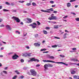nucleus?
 <instances>
[{
    "mask_svg": "<svg viewBox=\"0 0 79 79\" xmlns=\"http://www.w3.org/2000/svg\"><path fill=\"white\" fill-rule=\"evenodd\" d=\"M51 17L48 18L49 20H56L58 19V18L56 16H54V14H52L51 15Z\"/></svg>",
    "mask_w": 79,
    "mask_h": 79,
    "instance_id": "1",
    "label": "nucleus"
},
{
    "mask_svg": "<svg viewBox=\"0 0 79 79\" xmlns=\"http://www.w3.org/2000/svg\"><path fill=\"white\" fill-rule=\"evenodd\" d=\"M41 11L42 12H44V13H51V11H53V8H51L50 9H47L46 10H41Z\"/></svg>",
    "mask_w": 79,
    "mask_h": 79,
    "instance_id": "2",
    "label": "nucleus"
},
{
    "mask_svg": "<svg viewBox=\"0 0 79 79\" xmlns=\"http://www.w3.org/2000/svg\"><path fill=\"white\" fill-rule=\"evenodd\" d=\"M30 72L31 73V75L33 76H35L37 75V73L34 69H31L30 70Z\"/></svg>",
    "mask_w": 79,
    "mask_h": 79,
    "instance_id": "3",
    "label": "nucleus"
},
{
    "mask_svg": "<svg viewBox=\"0 0 79 79\" xmlns=\"http://www.w3.org/2000/svg\"><path fill=\"white\" fill-rule=\"evenodd\" d=\"M48 67H53V65L52 64H46L44 65V69H48Z\"/></svg>",
    "mask_w": 79,
    "mask_h": 79,
    "instance_id": "4",
    "label": "nucleus"
},
{
    "mask_svg": "<svg viewBox=\"0 0 79 79\" xmlns=\"http://www.w3.org/2000/svg\"><path fill=\"white\" fill-rule=\"evenodd\" d=\"M12 19H14L15 21H16L17 23H19L20 21V20L19 19V18L15 16H13L12 17Z\"/></svg>",
    "mask_w": 79,
    "mask_h": 79,
    "instance_id": "5",
    "label": "nucleus"
},
{
    "mask_svg": "<svg viewBox=\"0 0 79 79\" xmlns=\"http://www.w3.org/2000/svg\"><path fill=\"white\" fill-rule=\"evenodd\" d=\"M31 62H32V61H37V62H39V60L35 59L34 58H31Z\"/></svg>",
    "mask_w": 79,
    "mask_h": 79,
    "instance_id": "6",
    "label": "nucleus"
},
{
    "mask_svg": "<svg viewBox=\"0 0 79 79\" xmlns=\"http://www.w3.org/2000/svg\"><path fill=\"white\" fill-rule=\"evenodd\" d=\"M34 45L36 47H39V46H40V43L38 42L37 43H34Z\"/></svg>",
    "mask_w": 79,
    "mask_h": 79,
    "instance_id": "7",
    "label": "nucleus"
},
{
    "mask_svg": "<svg viewBox=\"0 0 79 79\" xmlns=\"http://www.w3.org/2000/svg\"><path fill=\"white\" fill-rule=\"evenodd\" d=\"M43 62H44V63H46L47 62H50V63H55V62H54L52 60H43Z\"/></svg>",
    "mask_w": 79,
    "mask_h": 79,
    "instance_id": "8",
    "label": "nucleus"
},
{
    "mask_svg": "<svg viewBox=\"0 0 79 79\" xmlns=\"http://www.w3.org/2000/svg\"><path fill=\"white\" fill-rule=\"evenodd\" d=\"M18 56L15 54L13 56L12 59L13 60H15V59H17V58H18Z\"/></svg>",
    "mask_w": 79,
    "mask_h": 79,
    "instance_id": "9",
    "label": "nucleus"
},
{
    "mask_svg": "<svg viewBox=\"0 0 79 79\" xmlns=\"http://www.w3.org/2000/svg\"><path fill=\"white\" fill-rule=\"evenodd\" d=\"M55 63H61L63 64H64V65H66V66H68V64H66V63H65L64 62H55Z\"/></svg>",
    "mask_w": 79,
    "mask_h": 79,
    "instance_id": "10",
    "label": "nucleus"
},
{
    "mask_svg": "<svg viewBox=\"0 0 79 79\" xmlns=\"http://www.w3.org/2000/svg\"><path fill=\"white\" fill-rule=\"evenodd\" d=\"M73 77L74 79H79V76L76 75H74L73 76Z\"/></svg>",
    "mask_w": 79,
    "mask_h": 79,
    "instance_id": "11",
    "label": "nucleus"
},
{
    "mask_svg": "<svg viewBox=\"0 0 79 79\" xmlns=\"http://www.w3.org/2000/svg\"><path fill=\"white\" fill-rule=\"evenodd\" d=\"M6 27H7V29L9 30V31H11V28H10V25H6Z\"/></svg>",
    "mask_w": 79,
    "mask_h": 79,
    "instance_id": "12",
    "label": "nucleus"
},
{
    "mask_svg": "<svg viewBox=\"0 0 79 79\" xmlns=\"http://www.w3.org/2000/svg\"><path fill=\"white\" fill-rule=\"evenodd\" d=\"M48 57L49 58H51V59H54L55 58V57H54V56H51L48 55Z\"/></svg>",
    "mask_w": 79,
    "mask_h": 79,
    "instance_id": "13",
    "label": "nucleus"
},
{
    "mask_svg": "<svg viewBox=\"0 0 79 79\" xmlns=\"http://www.w3.org/2000/svg\"><path fill=\"white\" fill-rule=\"evenodd\" d=\"M66 35H67V33H65L63 35V38L66 39V38H67Z\"/></svg>",
    "mask_w": 79,
    "mask_h": 79,
    "instance_id": "14",
    "label": "nucleus"
},
{
    "mask_svg": "<svg viewBox=\"0 0 79 79\" xmlns=\"http://www.w3.org/2000/svg\"><path fill=\"white\" fill-rule=\"evenodd\" d=\"M33 25H35V26H37V23H33L32 24L29 25V26H31L32 27Z\"/></svg>",
    "mask_w": 79,
    "mask_h": 79,
    "instance_id": "15",
    "label": "nucleus"
},
{
    "mask_svg": "<svg viewBox=\"0 0 79 79\" xmlns=\"http://www.w3.org/2000/svg\"><path fill=\"white\" fill-rule=\"evenodd\" d=\"M27 21H28L29 23H32V20H31V19L27 18Z\"/></svg>",
    "mask_w": 79,
    "mask_h": 79,
    "instance_id": "16",
    "label": "nucleus"
},
{
    "mask_svg": "<svg viewBox=\"0 0 79 79\" xmlns=\"http://www.w3.org/2000/svg\"><path fill=\"white\" fill-rule=\"evenodd\" d=\"M67 6L68 7H70L71 6V3L69 2L68 3Z\"/></svg>",
    "mask_w": 79,
    "mask_h": 79,
    "instance_id": "17",
    "label": "nucleus"
},
{
    "mask_svg": "<svg viewBox=\"0 0 79 79\" xmlns=\"http://www.w3.org/2000/svg\"><path fill=\"white\" fill-rule=\"evenodd\" d=\"M54 29H58V25H56L54 26Z\"/></svg>",
    "mask_w": 79,
    "mask_h": 79,
    "instance_id": "18",
    "label": "nucleus"
},
{
    "mask_svg": "<svg viewBox=\"0 0 79 79\" xmlns=\"http://www.w3.org/2000/svg\"><path fill=\"white\" fill-rule=\"evenodd\" d=\"M43 32L44 34H47V31L45 30H43Z\"/></svg>",
    "mask_w": 79,
    "mask_h": 79,
    "instance_id": "19",
    "label": "nucleus"
},
{
    "mask_svg": "<svg viewBox=\"0 0 79 79\" xmlns=\"http://www.w3.org/2000/svg\"><path fill=\"white\" fill-rule=\"evenodd\" d=\"M75 73H76V71L74 70H72L71 72V74H74Z\"/></svg>",
    "mask_w": 79,
    "mask_h": 79,
    "instance_id": "20",
    "label": "nucleus"
},
{
    "mask_svg": "<svg viewBox=\"0 0 79 79\" xmlns=\"http://www.w3.org/2000/svg\"><path fill=\"white\" fill-rule=\"evenodd\" d=\"M72 61H78V60L77 59H72Z\"/></svg>",
    "mask_w": 79,
    "mask_h": 79,
    "instance_id": "21",
    "label": "nucleus"
},
{
    "mask_svg": "<svg viewBox=\"0 0 79 79\" xmlns=\"http://www.w3.org/2000/svg\"><path fill=\"white\" fill-rule=\"evenodd\" d=\"M23 56H25V57L26 56H27V53H24L23 55Z\"/></svg>",
    "mask_w": 79,
    "mask_h": 79,
    "instance_id": "22",
    "label": "nucleus"
},
{
    "mask_svg": "<svg viewBox=\"0 0 79 79\" xmlns=\"http://www.w3.org/2000/svg\"><path fill=\"white\" fill-rule=\"evenodd\" d=\"M32 5H33L34 6H37V4H36V3H35V2H33L32 3Z\"/></svg>",
    "mask_w": 79,
    "mask_h": 79,
    "instance_id": "23",
    "label": "nucleus"
},
{
    "mask_svg": "<svg viewBox=\"0 0 79 79\" xmlns=\"http://www.w3.org/2000/svg\"><path fill=\"white\" fill-rule=\"evenodd\" d=\"M46 50H47V49H46V48H44V49H41L40 51L43 52V51H46Z\"/></svg>",
    "mask_w": 79,
    "mask_h": 79,
    "instance_id": "24",
    "label": "nucleus"
},
{
    "mask_svg": "<svg viewBox=\"0 0 79 79\" xmlns=\"http://www.w3.org/2000/svg\"><path fill=\"white\" fill-rule=\"evenodd\" d=\"M36 23H37L38 25V26H40V22H39L37 21H36Z\"/></svg>",
    "mask_w": 79,
    "mask_h": 79,
    "instance_id": "25",
    "label": "nucleus"
},
{
    "mask_svg": "<svg viewBox=\"0 0 79 79\" xmlns=\"http://www.w3.org/2000/svg\"><path fill=\"white\" fill-rule=\"evenodd\" d=\"M52 48H56V47H57V45H55L52 46Z\"/></svg>",
    "mask_w": 79,
    "mask_h": 79,
    "instance_id": "26",
    "label": "nucleus"
},
{
    "mask_svg": "<svg viewBox=\"0 0 79 79\" xmlns=\"http://www.w3.org/2000/svg\"><path fill=\"white\" fill-rule=\"evenodd\" d=\"M31 53H27V56H31Z\"/></svg>",
    "mask_w": 79,
    "mask_h": 79,
    "instance_id": "27",
    "label": "nucleus"
},
{
    "mask_svg": "<svg viewBox=\"0 0 79 79\" xmlns=\"http://www.w3.org/2000/svg\"><path fill=\"white\" fill-rule=\"evenodd\" d=\"M15 73H16L17 74H19V72H18V70H16L15 71Z\"/></svg>",
    "mask_w": 79,
    "mask_h": 79,
    "instance_id": "28",
    "label": "nucleus"
},
{
    "mask_svg": "<svg viewBox=\"0 0 79 79\" xmlns=\"http://www.w3.org/2000/svg\"><path fill=\"white\" fill-rule=\"evenodd\" d=\"M60 57H61L62 58H64V57H65V56H64L63 55H60Z\"/></svg>",
    "mask_w": 79,
    "mask_h": 79,
    "instance_id": "29",
    "label": "nucleus"
},
{
    "mask_svg": "<svg viewBox=\"0 0 79 79\" xmlns=\"http://www.w3.org/2000/svg\"><path fill=\"white\" fill-rule=\"evenodd\" d=\"M32 27L33 29H34L35 28V27H36V26H34V25H33Z\"/></svg>",
    "mask_w": 79,
    "mask_h": 79,
    "instance_id": "30",
    "label": "nucleus"
},
{
    "mask_svg": "<svg viewBox=\"0 0 79 79\" xmlns=\"http://www.w3.org/2000/svg\"><path fill=\"white\" fill-rule=\"evenodd\" d=\"M38 36H39V35L37 34H35V37H38Z\"/></svg>",
    "mask_w": 79,
    "mask_h": 79,
    "instance_id": "31",
    "label": "nucleus"
},
{
    "mask_svg": "<svg viewBox=\"0 0 79 79\" xmlns=\"http://www.w3.org/2000/svg\"><path fill=\"white\" fill-rule=\"evenodd\" d=\"M31 5V3H28L26 4V5L27 6H30Z\"/></svg>",
    "mask_w": 79,
    "mask_h": 79,
    "instance_id": "32",
    "label": "nucleus"
},
{
    "mask_svg": "<svg viewBox=\"0 0 79 79\" xmlns=\"http://www.w3.org/2000/svg\"><path fill=\"white\" fill-rule=\"evenodd\" d=\"M6 5H10V3H9V2H6Z\"/></svg>",
    "mask_w": 79,
    "mask_h": 79,
    "instance_id": "33",
    "label": "nucleus"
},
{
    "mask_svg": "<svg viewBox=\"0 0 79 79\" xmlns=\"http://www.w3.org/2000/svg\"><path fill=\"white\" fill-rule=\"evenodd\" d=\"M16 77H17V76H15L13 77L12 79H15Z\"/></svg>",
    "mask_w": 79,
    "mask_h": 79,
    "instance_id": "34",
    "label": "nucleus"
},
{
    "mask_svg": "<svg viewBox=\"0 0 79 79\" xmlns=\"http://www.w3.org/2000/svg\"><path fill=\"white\" fill-rule=\"evenodd\" d=\"M20 61L21 63H23V62L24 61V60H23V59H21L20 60Z\"/></svg>",
    "mask_w": 79,
    "mask_h": 79,
    "instance_id": "35",
    "label": "nucleus"
},
{
    "mask_svg": "<svg viewBox=\"0 0 79 79\" xmlns=\"http://www.w3.org/2000/svg\"><path fill=\"white\" fill-rule=\"evenodd\" d=\"M3 72L4 73V74H7V72L5 71H3Z\"/></svg>",
    "mask_w": 79,
    "mask_h": 79,
    "instance_id": "36",
    "label": "nucleus"
},
{
    "mask_svg": "<svg viewBox=\"0 0 79 79\" xmlns=\"http://www.w3.org/2000/svg\"><path fill=\"white\" fill-rule=\"evenodd\" d=\"M76 2V0H70V2Z\"/></svg>",
    "mask_w": 79,
    "mask_h": 79,
    "instance_id": "37",
    "label": "nucleus"
},
{
    "mask_svg": "<svg viewBox=\"0 0 79 79\" xmlns=\"http://www.w3.org/2000/svg\"><path fill=\"white\" fill-rule=\"evenodd\" d=\"M24 1H19V2H20V3H24Z\"/></svg>",
    "mask_w": 79,
    "mask_h": 79,
    "instance_id": "38",
    "label": "nucleus"
},
{
    "mask_svg": "<svg viewBox=\"0 0 79 79\" xmlns=\"http://www.w3.org/2000/svg\"><path fill=\"white\" fill-rule=\"evenodd\" d=\"M54 38H55V39H60V38H59V37H58L56 36H55L54 37Z\"/></svg>",
    "mask_w": 79,
    "mask_h": 79,
    "instance_id": "39",
    "label": "nucleus"
},
{
    "mask_svg": "<svg viewBox=\"0 0 79 79\" xmlns=\"http://www.w3.org/2000/svg\"><path fill=\"white\" fill-rule=\"evenodd\" d=\"M3 11H8V10L5 9H3Z\"/></svg>",
    "mask_w": 79,
    "mask_h": 79,
    "instance_id": "40",
    "label": "nucleus"
},
{
    "mask_svg": "<svg viewBox=\"0 0 79 79\" xmlns=\"http://www.w3.org/2000/svg\"><path fill=\"white\" fill-rule=\"evenodd\" d=\"M75 20H76L77 21H79V18H76L75 19Z\"/></svg>",
    "mask_w": 79,
    "mask_h": 79,
    "instance_id": "41",
    "label": "nucleus"
},
{
    "mask_svg": "<svg viewBox=\"0 0 79 79\" xmlns=\"http://www.w3.org/2000/svg\"><path fill=\"white\" fill-rule=\"evenodd\" d=\"M16 32L17 34H20V32H19L18 31H16Z\"/></svg>",
    "mask_w": 79,
    "mask_h": 79,
    "instance_id": "42",
    "label": "nucleus"
},
{
    "mask_svg": "<svg viewBox=\"0 0 79 79\" xmlns=\"http://www.w3.org/2000/svg\"><path fill=\"white\" fill-rule=\"evenodd\" d=\"M50 3H54V2H53V1H50Z\"/></svg>",
    "mask_w": 79,
    "mask_h": 79,
    "instance_id": "43",
    "label": "nucleus"
},
{
    "mask_svg": "<svg viewBox=\"0 0 79 79\" xmlns=\"http://www.w3.org/2000/svg\"><path fill=\"white\" fill-rule=\"evenodd\" d=\"M57 12H58L56 11H54L53 12V13L56 14V13H57Z\"/></svg>",
    "mask_w": 79,
    "mask_h": 79,
    "instance_id": "44",
    "label": "nucleus"
},
{
    "mask_svg": "<svg viewBox=\"0 0 79 79\" xmlns=\"http://www.w3.org/2000/svg\"><path fill=\"white\" fill-rule=\"evenodd\" d=\"M68 17V15L65 16L64 17H63L64 19H66Z\"/></svg>",
    "mask_w": 79,
    "mask_h": 79,
    "instance_id": "45",
    "label": "nucleus"
},
{
    "mask_svg": "<svg viewBox=\"0 0 79 79\" xmlns=\"http://www.w3.org/2000/svg\"><path fill=\"white\" fill-rule=\"evenodd\" d=\"M40 66V64H37V65H36V67H39V66Z\"/></svg>",
    "mask_w": 79,
    "mask_h": 79,
    "instance_id": "46",
    "label": "nucleus"
},
{
    "mask_svg": "<svg viewBox=\"0 0 79 79\" xmlns=\"http://www.w3.org/2000/svg\"><path fill=\"white\" fill-rule=\"evenodd\" d=\"M46 29L48 30V29H50V27H46L45 28Z\"/></svg>",
    "mask_w": 79,
    "mask_h": 79,
    "instance_id": "47",
    "label": "nucleus"
},
{
    "mask_svg": "<svg viewBox=\"0 0 79 79\" xmlns=\"http://www.w3.org/2000/svg\"><path fill=\"white\" fill-rule=\"evenodd\" d=\"M24 78V76H21L20 77V79H23Z\"/></svg>",
    "mask_w": 79,
    "mask_h": 79,
    "instance_id": "48",
    "label": "nucleus"
},
{
    "mask_svg": "<svg viewBox=\"0 0 79 79\" xmlns=\"http://www.w3.org/2000/svg\"><path fill=\"white\" fill-rule=\"evenodd\" d=\"M4 26L3 24H2L0 25V27H4Z\"/></svg>",
    "mask_w": 79,
    "mask_h": 79,
    "instance_id": "49",
    "label": "nucleus"
},
{
    "mask_svg": "<svg viewBox=\"0 0 79 79\" xmlns=\"http://www.w3.org/2000/svg\"><path fill=\"white\" fill-rule=\"evenodd\" d=\"M73 50H76V48H72Z\"/></svg>",
    "mask_w": 79,
    "mask_h": 79,
    "instance_id": "50",
    "label": "nucleus"
},
{
    "mask_svg": "<svg viewBox=\"0 0 79 79\" xmlns=\"http://www.w3.org/2000/svg\"><path fill=\"white\" fill-rule=\"evenodd\" d=\"M43 53H48V51L44 52H43Z\"/></svg>",
    "mask_w": 79,
    "mask_h": 79,
    "instance_id": "51",
    "label": "nucleus"
},
{
    "mask_svg": "<svg viewBox=\"0 0 79 79\" xmlns=\"http://www.w3.org/2000/svg\"><path fill=\"white\" fill-rule=\"evenodd\" d=\"M71 14H72V15H76V14L75 13H71Z\"/></svg>",
    "mask_w": 79,
    "mask_h": 79,
    "instance_id": "52",
    "label": "nucleus"
},
{
    "mask_svg": "<svg viewBox=\"0 0 79 79\" xmlns=\"http://www.w3.org/2000/svg\"><path fill=\"white\" fill-rule=\"evenodd\" d=\"M26 48L27 49H29V46H26Z\"/></svg>",
    "mask_w": 79,
    "mask_h": 79,
    "instance_id": "53",
    "label": "nucleus"
},
{
    "mask_svg": "<svg viewBox=\"0 0 79 79\" xmlns=\"http://www.w3.org/2000/svg\"><path fill=\"white\" fill-rule=\"evenodd\" d=\"M12 12H16V10H12Z\"/></svg>",
    "mask_w": 79,
    "mask_h": 79,
    "instance_id": "54",
    "label": "nucleus"
},
{
    "mask_svg": "<svg viewBox=\"0 0 79 79\" xmlns=\"http://www.w3.org/2000/svg\"><path fill=\"white\" fill-rule=\"evenodd\" d=\"M32 62V61L31 60V59L30 60H28V62Z\"/></svg>",
    "mask_w": 79,
    "mask_h": 79,
    "instance_id": "55",
    "label": "nucleus"
},
{
    "mask_svg": "<svg viewBox=\"0 0 79 79\" xmlns=\"http://www.w3.org/2000/svg\"><path fill=\"white\" fill-rule=\"evenodd\" d=\"M3 21V20L2 19H0V23Z\"/></svg>",
    "mask_w": 79,
    "mask_h": 79,
    "instance_id": "56",
    "label": "nucleus"
},
{
    "mask_svg": "<svg viewBox=\"0 0 79 79\" xmlns=\"http://www.w3.org/2000/svg\"><path fill=\"white\" fill-rule=\"evenodd\" d=\"M45 42V40H43V41L42 43L43 44H44Z\"/></svg>",
    "mask_w": 79,
    "mask_h": 79,
    "instance_id": "57",
    "label": "nucleus"
},
{
    "mask_svg": "<svg viewBox=\"0 0 79 79\" xmlns=\"http://www.w3.org/2000/svg\"><path fill=\"white\" fill-rule=\"evenodd\" d=\"M78 7V5H75V8H77Z\"/></svg>",
    "mask_w": 79,
    "mask_h": 79,
    "instance_id": "58",
    "label": "nucleus"
},
{
    "mask_svg": "<svg viewBox=\"0 0 79 79\" xmlns=\"http://www.w3.org/2000/svg\"><path fill=\"white\" fill-rule=\"evenodd\" d=\"M27 35V33H26L25 34V33L24 34V36H26Z\"/></svg>",
    "mask_w": 79,
    "mask_h": 79,
    "instance_id": "59",
    "label": "nucleus"
},
{
    "mask_svg": "<svg viewBox=\"0 0 79 79\" xmlns=\"http://www.w3.org/2000/svg\"><path fill=\"white\" fill-rule=\"evenodd\" d=\"M3 49H4V48H1V50H3Z\"/></svg>",
    "mask_w": 79,
    "mask_h": 79,
    "instance_id": "60",
    "label": "nucleus"
},
{
    "mask_svg": "<svg viewBox=\"0 0 79 79\" xmlns=\"http://www.w3.org/2000/svg\"><path fill=\"white\" fill-rule=\"evenodd\" d=\"M55 5L52 6V7H55Z\"/></svg>",
    "mask_w": 79,
    "mask_h": 79,
    "instance_id": "61",
    "label": "nucleus"
},
{
    "mask_svg": "<svg viewBox=\"0 0 79 79\" xmlns=\"http://www.w3.org/2000/svg\"><path fill=\"white\" fill-rule=\"evenodd\" d=\"M2 8V6H0V10Z\"/></svg>",
    "mask_w": 79,
    "mask_h": 79,
    "instance_id": "62",
    "label": "nucleus"
},
{
    "mask_svg": "<svg viewBox=\"0 0 79 79\" xmlns=\"http://www.w3.org/2000/svg\"><path fill=\"white\" fill-rule=\"evenodd\" d=\"M23 22H21V24H22V25H23Z\"/></svg>",
    "mask_w": 79,
    "mask_h": 79,
    "instance_id": "63",
    "label": "nucleus"
},
{
    "mask_svg": "<svg viewBox=\"0 0 79 79\" xmlns=\"http://www.w3.org/2000/svg\"><path fill=\"white\" fill-rule=\"evenodd\" d=\"M3 56L2 55H0V57H3Z\"/></svg>",
    "mask_w": 79,
    "mask_h": 79,
    "instance_id": "64",
    "label": "nucleus"
}]
</instances>
